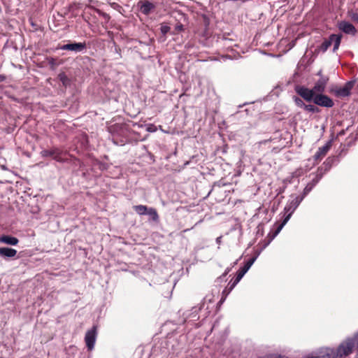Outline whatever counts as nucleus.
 Masks as SVG:
<instances>
[{
	"mask_svg": "<svg viewBox=\"0 0 358 358\" xmlns=\"http://www.w3.org/2000/svg\"><path fill=\"white\" fill-rule=\"evenodd\" d=\"M313 96V98L311 101H313L315 104L319 106L331 108L334 106L333 99L323 93L314 94Z\"/></svg>",
	"mask_w": 358,
	"mask_h": 358,
	"instance_id": "39448f33",
	"label": "nucleus"
},
{
	"mask_svg": "<svg viewBox=\"0 0 358 358\" xmlns=\"http://www.w3.org/2000/svg\"><path fill=\"white\" fill-rule=\"evenodd\" d=\"M221 239H222V236L217 237V238H216V242H217V243L220 244V243H221Z\"/></svg>",
	"mask_w": 358,
	"mask_h": 358,
	"instance_id": "e433bc0d",
	"label": "nucleus"
},
{
	"mask_svg": "<svg viewBox=\"0 0 358 358\" xmlns=\"http://www.w3.org/2000/svg\"><path fill=\"white\" fill-rule=\"evenodd\" d=\"M175 29L179 32V31H181L182 30H183V25L182 24H178L176 27H175Z\"/></svg>",
	"mask_w": 358,
	"mask_h": 358,
	"instance_id": "72a5a7b5",
	"label": "nucleus"
},
{
	"mask_svg": "<svg viewBox=\"0 0 358 358\" xmlns=\"http://www.w3.org/2000/svg\"><path fill=\"white\" fill-rule=\"evenodd\" d=\"M289 220V216H285L284 219H283V221L282 222V223L278 227L277 229L275 230L273 236V238L276 236L280 231V230L282 229V227H284V225L288 222Z\"/></svg>",
	"mask_w": 358,
	"mask_h": 358,
	"instance_id": "4be33fe9",
	"label": "nucleus"
},
{
	"mask_svg": "<svg viewBox=\"0 0 358 358\" xmlns=\"http://www.w3.org/2000/svg\"><path fill=\"white\" fill-rule=\"evenodd\" d=\"M96 338V327L94 326L91 329L88 330L85 336V341L89 350H92L95 344Z\"/></svg>",
	"mask_w": 358,
	"mask_h": 358,
	"instance_id": "1a4fd4ad",
	"label": "nucleus"
},
{
	"mask_svg": "<svg viewBox=\"0 0 358 358\" xmlns=\"http://www.w3.org/2000/svg\"><path fill=\"white\" fill-rule=\"evenodd\" d=\"M313 185H311L310 182L307 184V185L305 187L303 195L301 196H303V198L313 189Z\"/></svg>",
	"mask_w": 358,
	"mask_h": 358,
	"instance_id": "393cba45",
	"label": "nucleus"
},
{
	"mask_svg": "<svg viewBox=\"0 0 358 358\" xmlns=\"http://www.w3.org/2000/svg\"><path fill=\"white\" fill-rule=\"evenodd\" d=\"M358 350V333L353 337L348 338L335 349L338 358L347 357L352 353L354 349Z\"/></svg>",
	"mask_w": 358,
	"mask_h": 358,
	"instance_id": "7ed1b4c3",
	"label": "nucleus"
},
{
	"mask_svg": "<svg viewBox=\"0 0 358 358\" xmlns=\"http://www.w3.org/2000/svg\"><path fill=\"white\" fill-rule=\"evenodd\" d=\"M29 22L33 28L32 29H30V31H36L40 27V25L37 22H34L32 18H30L29 20Z\"/></svg>",
	"mask_w": 358,
	"mask_h": 358,
	"instance_id": "a878e982",
	"label": "nucleus"
},
{
	"mask_svg": "<svg viewBox=\"0 0 358 358\" xmlns=\"http://www.w3.org/2000/svg\"><path fill=\"white\" fill-rule=\"evenodd\" d=\"M53 62H54V59L51 58V63H53Z\"/></svg>",
	"mask_w": 358,
	"mask_h": 358,
	"instance_id": "79ce46f5",
	"label": "nucleus"
},
{
	"mask_svg": "<svg viewBox=\"0 0 358 358\" xmlns=\"http://www.w3.org/2000/svg\"><path fill=\"white\" fill-rule=\"evenodd\" d=\"M341 35L338 34H331L329 37L328 39L325 40L320 45V49L323 52H326L327 49L331 46V45L334 44L333 51L335 52L338 50L341 41Z\"/></svg>",
	"mask_w": 358,
	"mask_h": 358,
	"instance_id": "20e7f679",
	"label": "nucleus"
},
{
	"mask_svg": "<svg viewBox=\"0 0 358 358\" xmlns=\"http://www.w3.org/2000/svg\"><path fill=\"white\" fill-rule=\"evenodd\" d=\"M293 99H294V101L295 104L298 107H300V108H303L304 107L306 103H304V102L303 101V100L301 99H300L298 96H294Z\"/></svg>",
	"mask_w": 358,
	"mask_h": 358,
	"instance_id": "b1692460",
	"label": "nucleus"
},
{
	"mask_svg": "<svg viewBox=\"0 0 358 358\" xmlns=\"http://www.w3.org/2000/svg\"><path fill=\"white\" fill-rule=\"evenodd\" d=\"M59 78L64 85H67L69 83V79L64 73L59 74Z\"/></svg>",
	"mask_w": 358,
	"mask_h": 358,
	"instance_id": "5701e85b",
	"label": "nucleus"
},
{
	"mask_svg": "<svg viewBox=\"0 0 358 358\" xmlns=\"http://www.w3.org/2000/svg\"><path fill=\"white\" fill-rule=\"evenodd\" d=\"M315 352L319 358H338L334 348H322Z\"/></svg>",
	"mask_w": 358,
	"mask_h": 358,
	"instance_id": "9d476101",
	"label": "nucleus"
},
{
	"mask_svg": "<svg viewBox=\"0 0 358 358\" xmlns=\"http://www.w3.org/2000/svg\"><path fill=\"white\" fill-rule=\"evenodd\" d=\"M5 78L6 77L4 76L0 75V82L4 80Z\"/></svg>",
	"mask_w": 358,
	"mask_h": 358,
	"instance_id": "4c0bfd02",
	"label": "nucleus"
},
{
	"mask_svg": "<svg viewBox=\"0 0 358 358\" xmlns=\"http://www.w3.org/2000/svg\"><path fill=\"white\" fill-rule=\"evenodd\" d=\"M241 280V278H238V273H237L234 282L230 286V290H231Z\"/></svg>",
	"mask_w": 358,
	"mask_h": 358,
	"instance_id": "2f4dec72",
	"label": "nucleus"
},
{
	"mask_svg": "<svg viewBox=\"0 0 358 358\" xmlns=\"http://www.w3.org/2000/svg\"><path fill=\"white\" fill-rule=\"evenodd\" d=\"M0 242L8 245H15L18 243V239L13 236H0Z\"/></svg>",
	"mask_w": 358,
	"mask_h": 358,
	"instance_id": "f3484780",
	"label": "nucleus"
},
{
	"mask_svg": "<svg viewBox=\"0 0 358 358\" xmlns=\"http://www.w3.org/2000/svg\"><path fill=\"white\" fill-rule=\"evenodd\" d=\"M303 358H319V357L317 355L316 352H312L311 353L308 354Z\"/></svg>",
	"mask_w": 358,
	"mask_h": 358,
	"instance_id": "c85d7f7f",
	"label": "nucleus"
},
{
	"mask_svg": "<svg viewBox=\"0 0 358 358\" xmlns=\"http://www.w3.org/2000/svg\"><path fill=\"white\" fill-rule=\"evenodd\" d=\"M150 216V219L155 222H158L159 220V215L154 208H149L148 213L145 214Z\"/></svg>",
	"mask_w": 358,
	"mask_h": 358,
	"instance_id": "a211bd4d",
	"label": "nucleus"
},
{
	"mask_svg": "<svg viewBox=\"0 0 358 358\" xmlns=\"http://www.w3.org/2000/svg\"><path fill=\"white\" fill-rule=\"evenodd\" d=\"M241 280V278H238V273H237L234 282L230 286V290H231Z\"/></svg>",
	"mask_w": 358,
	"mask_h": 358,
	"instance_id": "c756f323",
	"label": "nucleus"
},
{
	"mask_svg": "<svg viewBox=\"0 0 358 358\" xmlns=\"http://www.w3.org/2000/svg\"><path fill=\"white\" fill-rule=\"evenodd\" d=\"M61 153V150L57 148L41 151V155L43 157H51L57 162H62Z\"/></svg>",
	"mask_w": 358,
	"mask_h": 358,
	"instance_id": "f8f14e48",
	"label": "nucleus"
},
{
	"mask_svg": "<svg viewBox=\"0 0 358 358\" xmlns=\"http://www.w3.org/2000/svg\"><path fill=\"white\" fill-rule=\"evenodd\" d=\"M148 207L144 205H137L134 206V209L136 213L140 215H145L148 213Z\"/></svg>",
	"mask_w": 358,
	"mask_h": 358,
	"instance_id": "6ab92c4d",
	"label": "nucleus"
},
{
	"mask_svg": "<svg viewBox=\"0 0 358 358\" xmlns=\"http://www.w3.org/2000/svg\"><path fill=\"white\" fill-rule=\"evenodd\" d=\"M53 62H54V59L51 58V63H53Z\"/></svg>",
	"mask_w": 358,
	"mask_h": 358,
	"instance_id": "37998d69",
	"label": "nucleus"
},
{
	"mask_svg": "<svg viewBox=\"0 0 358 358\" xmlns=\"http://www.w3.org/2000/svg\"><path fill=\"white\" fill-rule=\"evenodd\" d=\"M317 75L321 78V76H324L322 74V70L319 71V72L317 73Z\"/></svg>",
	"mask_w": 358,
	"mask_h": 358,
	"instance_id": "58836bf2",
	"label": "nucleus"
},
{
	"mask_svg": "<svg viewBox=\"0 0 358 358\" xmlns=\"http://www.w3.org/2000/svg\"><path fill=\"white\" fill-rule=\"evenodd\" d=\"M355 85V81H348L343 87H336L331 92L337 97H346L350 95V92Z\"/></svg>",
	"mask_w": 358,
	"mask_h": 358,
	"instance_id": "0eeeda50",
	"label": "nucleus"
},
{
	"mask_svg": "<svg viewBox=\"0 0 358 358\" xmlns=\"http://www.w3.org/2000/svg\"><path fill=\"white\" fill-rule=\"evenodd\" d=\"M303 108L305 110L311 112L313 113L320 112V109L317 107H316L315 106L312 105V104H305Z\"/></svg>",
	"mask_w": 358,
	"mask_h": 358,
	"instance_id": "aec40b11",
	"label": "nucleus"
},
{
	"mask_svg": "<svg viewBox=\"0 0 358 358\" xmlns=\"http://www.w3.org/2000/svg\"><path fill=\"white\" fill-rule=\"evenodd\" d=\"M303 196H291V199L288 201L287 203L284 208L285 213L287 214L285 216H289V220L290 219L294 210L303 201Z\"/></svg>",
	"mask_w": 358,
	"mask_h": 358,
	"instance_id": "423d86ee",
	"label": "nucleus"
},
{
	"mask_svg": "<svg viewBox=\"0 0 358 358\" xmlns=\"http://www.w3.org/2000/svg\"><path fill=\"white\" fill-rule=\"evenodd\" d=\"M17 251L10 248H0V256L4 258L13 257L16 255Z\"/></svg>",
	"mask_w": 358,
	"mask_h": 358,
	"instance_id": "dca6fc26",
	"label": "nucleus"
},
{
	"mask_svg": "<svg viewBox=\"0 0 358 358\" xmlns=\"http://www.w3.org/2000/svg\"><path fill=\"white\" fill-rule=\"evenodd\" d=\"M320 178H321V176L317 175V176H315V177L314 178H313V180H311V182H310V183L311 185H313V187H315L318 183Z\"/></svg>",
	"mask_w": 358,
	"mask_h": 358,
	"instance_id": "cd10ccee",
	"label": "nucleus"
},
{
	"mask_svg": "<svg viewBox=\"0 0 358 358\" xmlns=\"http://www.w3.org/2000/svg\"><path fill=\"white\" fill-rule=\"evenodd\" d=\"M103 15L104 17H108V15H107V14H106V13H103Z\"/></svg>",
	"mask_w": 358,
	"mask_h": 358,
	"instance_id": "a19ab883",
	"label": "nucleus"
},
{
	"mask_svg": "<svg viewBox=\"0 0 358 358\" xmlns=\"http://www.w3.org/2000/svg\"><path fill=\"white\" fill-rule=\"evenodd\" d=\"M229 271H230V268H227V269L226 270V271H225L224 275H227V273H228Z\"/></svg>",
	"mask_w": 358,
	"mask_h": 358,
	"instance_id": "ea45409f",
	"label": "nucleus"
},
{
	"mask_svg": "<svg viewBox=\"0 0 358 358\" xmlns=\"http://www.w3.org/2000/svg\"><path fill=\"white\" fill-rule=\"evenodd\" d=\"M108 131L112 136V141L114 144L123 145L127 142L129 130L126 125L113 124L108 127Z\"/></svg>",
	"mask_w": 358,
	"mask_h": 358,
	"instance_id": "f03ea898",
	"label": "nucleus"
},
{
	"mask_svg": "<svg viewBox=\"0 0 358 358\" xmlns=\"http://www.w3.org/2000/svg\"><path fill=\"white\" fill-rule=\"evenodd\" d=\"M257 259V257H253L250 258L245 264L241 268L237 273H238V278H242L244 275L247 273V271L250 269V268L252 266V265L254 264L255 260Z\"/></svg>",
	"mask_w": 358,
	"mask_h": 358,
	"instance_id": "2eb2a0df",
	"label": "nucleus"
},
{
	"mask_svg": "<svg viewBox=\"0 0 358 358\" xmlns=\"http://www.w3.org/2000/svg\"><path fill=\"white\" fill-rule=\"evenodd\" d=\"M258 358H289L285 355H281L275 353L267 354L263 356H260Z\"/></svg>",
	"mask_w": 358,
	"mask_h": 358,
	"instance_id": "412c9836",
	"label": "nucleus"
},
{
	"mask_svg": "<svg viewBox=\"0 0 358 358\" xmlns=\"http://www.w3.org/2000/svg\"><path fill=\"white\" fill-rule=\"evenodd\" d=\"M241 280V278H238V273H237L234 282L230 286V290H231Z\"/></svg>",
	"mask_w": 358,
	"mask_h": 358,
	"instance_id": "7c9ffc66",
	"label": "nucleus"
},
{
	"mask_svg": "<svg viewBox=\"0 0 358 358\" xmlns=\"http://www.w3.org/2000/svg\"><path fill=\"white\" fill-rule=\"evenodd\" d=\"M140 11L144 15H149L155 8V5L148 0H142L138 3Z\"/></svg>",
	"mask_w": 358,
	"mask_h": 358,
	"instance_id": "9b49d317",
	"label": "nucleus"
},
{
	"mask_svg": "<svg viewBox=\"0 0 358 358\" xmlns=\"http://www.w3.org/2000/svg\"><path fill=\"white\" fill-rule=\"evenodd\" d=\"M329 81V77L321 76L320 79L315 83L312 89L307 88L304 86L297 85L295 87V92L306 101H311L314 94L323 93Z\"/></svg>",
	"mask_w": 358,
	"mask_h": 358,
	"instance_id": "f257e3e1",
	"label": "nucleus"
},
{
	"mask_svg": "<svg viewBox=\"0 0 358 358\" xmlns=\"http://www.w3.org/2000/svg\"><path fill=\"white\" fill-rule=\"evenodd\" d=\"M338 27L340 30L347 34L355 35L357 33V29L355 26L348 22L341 21L338 23Z\"/></svg>",
	"mask_w": 358,
	"mask_h": 358,
	"instance_id": "ddd939ff",
	"label": "nucleus"
},
{
	"mask_svg": "<svg viewBox=\"0 0 358 358\" xmlns=\"http://www.w3.org/2000/svg\"><path fill=\"white\" fill-rule=\"evenodd\" d=\"M87 48L86 43H69L57 48V50H69L73 52H82Z\"/></svg>",
	"mask_w": 358,
	"mask_h": 358,
	"instance_id": "6e6552de",
	"label": "nucleus"
},
{
	"mask_svg": "<svg viewBox=\"0 0 358 358\" xmlns=\"http://www.w3.org/2000/svg\"><path fill=\"white\" fill-rule=\"evenodd\" d=\"M160 30L163 35H166L170 31V27L166 24H162Z\"/></svg>",
	"mask_w": 358,
	"mask_h": 358,
	"instance_id": "bb28decb",
	"label": "nucleus"
},
{
	"mask_svg": "<svg viewBox=\"0 0 358 358\" xmlns=\"http://www.w3.org/2000/svg\"><path fill=\"white\" fill-rule=\"evenodd\" d=\"M152 127H155V126H154V125H152V124H150V125L148 127L147 130H148V131H150V132L155 131V129H152Z\"/></svg>",
	"mask_w": 358,
	"mask_h": 358,
	"instance_id": "c9c22d12",
	"label": "nucleus"
},
{
	"mask_svg": "<svg viewBox=\"0 0 358 358\" xmlns=\"http://www.w3.org/2000/svg\"><path fill=\"white\" fill-rule=\"evenodd\" d=\"M331 147V141H329L327 142V143L324 145L318 148L317 151L315 152L314 155V159L315 160H318L324 157L327 155L328 151L330 150Z\"/></svg>",
	"mask_w": 358,
	"mask_h": 358,
	"instance_id": "4468645a",
	"label": "nucleus"
},
{
	"mask_svg": "<svg viewBox=\"0 0 358 358\" xmlns=\"http://www.w3.org/2000/svg\"><path fill=\"white\" fill-rule=\"evenodd\" d=\"M351 18L356 22H358V14L357 13H352L351 15Z\"/></svg>",
	"mask_w": 358,
	"mask_h": 358,
	"instance_id": "f704fd0d",
	"label": "nucleus"
},
{
	"mask_svg": "<svg viewBox=\"0 0 358 358\" xmlns=\"http://www.w3.org/2000/svg\"><path fill=\"white\" fill-rule=\"evenodd\" d=\"M241 280V278H238V273H237L234 282L230 286V290H231Z\"/></svg>",
	"mask_w": 358,
	"mask_h": 358,
	"instance_id": "473e14b6",
	"label": "nucleus"
}]
</instances>
